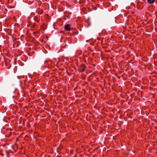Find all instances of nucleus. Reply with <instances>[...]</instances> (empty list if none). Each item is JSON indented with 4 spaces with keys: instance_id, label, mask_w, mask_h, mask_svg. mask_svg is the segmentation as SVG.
<instances>
[{
    "instance_id": "obj_1",
    "label": "nucleus",
    "mask_w": 157,
    "mask_h": 157,
    "mask_svg": "<svg viewBox=\"0 0 157 157\" xmlns=\"http://www.w3.org/2000/svg\"><path fill=\"white\" fill-rule=\"evenodd\" d=\"M86 66L84 64H82L79 67V70L80 72H84L86 70Z\"/></svg>"
},
{
    "instance_id": "obj_2",
    "label": "nucleus",
    "mask_w": 157,
    "mask_h": 157,
    "mask_svg": "<svg viewBox=\"0 0 157 157\" xmlns=\"http://www.w3.org/2000/svg\"><path fill=\"white\" fill-rule=\"evenodd\" d=\"M65 29L67 31H69L71 30V29L70 25L68 24L66 25L65 27Z\"/></svg>"
},
{
    "instance_id": "obj_3",
    "label": "nucleus",
    "mask_w": 157,
    "mask_h": 157,
    "mask_svg": "<svg viewBox=\"0 0 157 157\" xmlns=\"http://www.w3.org/2000/svg\"><path fill=\"white\" fill-rule=\"evenodd\" d=\"M34 20L37 22H39L40 21V20L38 17L35 16L34 18Z\"/></svg>"
},
{
    "instance_id": "obj_4",
    "label": "nucleus",
    "mask_w": 157,
    "mask_h": 157,
    "mask_svg": "<svg viewBox=\"0 0 157 157\" xmlns=\"http://www.w3.org/2000/svg\"><path fill=\"white\" fill-rule=\"evenodd\" d=\"M148 2L150 4H153L155 2V0H147Z\"/></svg>"
},
{
    "instance_id": "obj_5",
    "label": "nucleus",
    "mask_w": 157,
    "mask_h": 157,
    "mask_svg": "<svg viewBox=\"0 0 157 157\" xmlns=\"http://www.w3.org/2000/svg\"><path fill=\"white\" fill-rule=\"evenodd\" d=\"M43 12V11H42L41 12H40L39 13L40 14H41Z\"/></svg>"
},
{
    "instance_id": "obj_6",
    "label": "nucleus",
    "mask_w": 157,
    "mask_h": 157,
    "mask_svg": "<svg viewBox=\"0 0 157 157\" xmlns=\"http://www.w3.org/2000/svg\"><path fill=\"white\" fill-rule=\"evenodd\" d=\"M50 62H51V61H48V63H50Z\"/></svg>"
}]
</instances>
